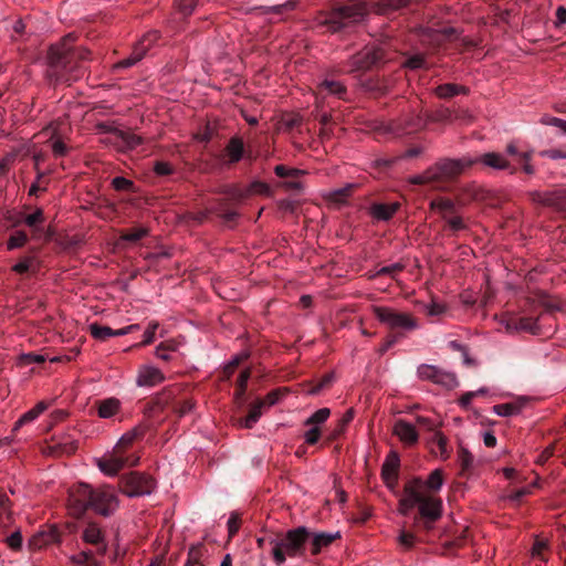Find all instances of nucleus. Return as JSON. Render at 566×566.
I'll use <instances>...</instances> for the list:
<instances>
[{
    "label": "nucleus",
    "mask_w": 566,
    "mask_h": 566,
    "mask_svg": "<svg viewBox=\"0 0 566 566\" xmlns=\"http://www.w3.org/2000/svg\"><path fill=\"white\" fill-rule=\"evenodd\" d=\"M75 36L65 35L60 42L50 46L48 54V77L54 83H67L83 77L85 70L78 64L88 59L90 51L74 46Z\"/></svg>",
    "instance_id": "obj_1"
},
{
    "label": "nucleus",
    "mask_w": 566,
    "mask_h": 566,
    "mask_svg": "<svg viewBox=\"0 0 566 566\" xmlns=\"http://www.w3.org/2000/svg\"><path fill=\"white\" fill-rule=\"evenodd\" d=\"M311 533L307 527L298 526L289 530L282 537H271L270 554L276 566H283L287 558L302 557L305 554L306 543Z\"/></svg>",
    "instance_id": "obj_2"
},
{
    "label": "nucleus",
    "mask_w": 566,
    "mask_h": 566,
    "mask_svg": "<svg viewBox=\"0 0 566 566\" xmlns=\"http://www.w3.org/2000/svg\"><path fill=\"white\" fill-rule=\"evenodd\" d=\"M365 14V7L354 3L332 11L328 17L319 21V25L326 27L327 31L335 33L361 21Z\"/></svg>",
    "instance_id": "obj_3"
},
{
    "label": "nucleus",
    "mask_w": 566,
    "mask_h": 566,
    "mask_svg": "<svg viewBox=\"0 0 566 566\" xmlns=\"http://www.w3.org/2000/svg\"><path fill=\"white\" fill-rule=\"evenodd\" d=\"M371 311L381 324L391 329L413 331L418 327L417 321L408 313L379 305H374Z\"/></svg>",
    "instance_id": "obj_4"
},
{
    "label": "nucleus",
    "mask_w": 566,
    "mask_h": 566,
    "mask_svg": "<svg viewBox=\"0 0 566 566\" xmlns=\"http://www.w3.org/2000/svg\"><path fill=\"white\" fill-rule=\"evenodd\" d=\"M139 459L140 457L137 453L124 455L113 449L112 452L105 453L99 458H95L94 462L105 475L114 476L126 467L137 465Z\"/></svg>",
    "instance_id": "obj_5"
},
{
    "label": "nucleus",
    "mask_w": 566,
    "mask_h": 566,
    "mask_svg": "<svg viewBox=\"0 0 566 566\" xmlns=\"http://www.w3.org/2000/svg\"><path fill=\"white\" fill-rule=\"evenodd\" d=\"M419 515L423 520L422 528L430 531L433 524L442 516V501L439 497L427 495L423 491V484L419 488V502H417Z\"/></svg>",
    "instance_id": "obj_6"
},
{
    "label": "nucleus",
    "mask_w": 566,
    "mask_h": 566,
    "mask_svg": "<svg viewBox=\"0 0 566 566\" xmlns=\"http://www.w3.org/2000/svg\"><path fill=\"white\" fill-rule=\"evenodd\" d=\"M93 488L85 483L73 486L69 493L67 509L72 516L80 518L91 507Z\"/></svg>",
    "instance_id": "obj_7"
},
{
    "label": "nucleus",
    "mask_w": 566,
    "mask_h": 566,
    "mask_svg": "<svg viewBox=\"0 0 566 566\" xmlns=\"http://www.w3.org/2000/svg\"><path fill=\"white\" fill-rule=\"evenodd\" d=\"M417 376L421 380H428L447 389L458 386L455 374L443 370L434 365L421 364L417 368Z\"/></svg>",
    "instance_id": "obj_8"
},
{
    "label": "nucleus",
    "mask_w": 566,
    "mask_h": 566,
    "mask_svg": "<svg viewBox=\"0 0 566 566\" xmlns=\"http://www.w3.org/2000/svg\"><path fill=\"white\" fill-rule=\"evenodd\" d=\"M118 507V500L109 486L93 489L91 509L102 516H109Z\"/></svg>",
    "instance_id": "obj_9"
},
{
    "label": "nucleus",
    "mask_w": 566,
    "mask_h": 566,
    "mask_svg": "<svg viewBox=\"0 0 566 566\" xmlns=\"http://www.w3.org/2000/svg\"><path fill=\"white\" fill-rule=\"evenodd\" d=\"M476 161L478 160H471L468 158L447 159L433 166L432 170H434L437 180H439L442 178L453 177Z\"/></svg>",
    "instance_id": "obj_10"
},
{
    "label": "nucleus",
    "mask_w": 566,
    "mask_h": 566,
    "mask_svg": "<svg viewBox=\"0 0 566 566\" xmlns=\"http://www.w3.org/2000/svg\"><path fill=\"white\" fill-rule=\"evenodd\" d=\"M392 434L396 436L406 447L416 446L419 441V432L417 431L415 424L403 419H398L395 421L392 426Z\"/></svg>",
    "instance_id": "obj_11"
},
{
    "label": "nucleus",
    "mask_w": 566,
    "mask_h": 566,
    "mask_svg": "<svg viewBox=\"0 0 566 566\" xmlns=\"http://www.w3.org/2000/svg\"><path fill=\"white\" fill-rule=\"evenodd\" d=\"M421 486L420 479H413L405 485L403 496L399 501L398 512L401 515H407L409 511L419 502V488Z\"/></svg>",
    "instance_id": "obj_12"
},
{
    "label": "nucleus",
    "mask_w": 566,
    "mask_h": 566,
    "mask_svg": "<svg viewBox=\"0 0 566 566\" xmlns=\"http://www.w3.org/2000/svg\"><path fill=\"white\" fill-rule=\"evenodd\" d=\"M140 437L142 429L139 426H136L120 437L114 447V450L124 455H132L133 452L129 453V451L134 448L135 443L139 440ZM134 453L138 454V451H134Z\"/></svg>",
    "instance_id": "obj_13"
},
{
    "label": "nucleus",
    "mask_w": 566,
    "mask_h": 566,
    "mask_svg": "<svg viewBox=\"0 0 566 566\" xmlns=\"http://www.w3.org/2000/svg\"><path fill=\"white\" fill-rule=\"evenodd\" d=\"M119 489L123 494L133 497L142 495V476L138 472H130L120 478Z\"/></svg>",
    "instance_id": "obj_14"
},
{
    "label": "nucleus",
    "mask_w": 566,
    "mask_h": 566,
    "mask_svg": "<svg viewBox=\"0 0 566 566\" xmlns=\"http://www.w3.org/2000/svg\"><path fill=\"white\" fill-rule=\"evenodd\" d=\"M400 459L397 452L391 451L381 467V476L388 485L395 484L398 476Z\"/></svg>",
    "instance_id": "obj_15"
},
{
    "label": "nucleus",
    "mask_w": 566,
    "mask_h": 566,
    "mask_svg": "<svg viewBox=\"0 0 566 566\" xmlns=\"http://www.w3.org/2000/svg\"><path fill=\"white\" fill-rule=\"evenodd\" d=\"M505 329L510 333L528 332L536 334L538 332V325L536 319L532 317H511L505 321Z\"/></svg>",
    "instance_id": "obj_16"
},
{
    "label": "nucleus",
    "mask_w": 566,
    "mask_h": 566,
    "mask_svg": "<svg viewBox=\"0 0 566 566\" xmlns=\"http://www.w3.org/2000/svg\"><path fill=\"white\" fill-rule=\"evenodd\" d=\"M83 541L87 544L97 545V552L99 554H105L107 551V545L104 541V534L102 530L95 523H90L85 530L83 531Z\"/></svg>",
    "instance_id": "obj_17"
},
{
    "label": "nucleus",
    "mask_w": 566,
    "mask_h": 566,
    "mask_svg": "<svg viewBox=\"0 0 566 566\" xmlns=\"http://www.w3.org/2000/svg\"><path fill=\"white\" fill-rule=\"evenodd\" d=\"M77 450V441L66 439L61 442H53L43 449V453L51 457L71 455Z\"/></svg>",
    "instance_id": "obj_18"
},
{
    "label": "nucleus",
    "mask_w": 566,
    "mask_h": 566,
    "mask_svg": "<svg viewBox=\"0 0 566 566\" xmlns=\"http://www.w3.org/2000/svg\"><path fill=\"white\" fill-rule=\"evenodd\" d=\"M399 207L398 202L374 203L369 208V214L377 221H388L395 216Z\"/></svg>",
    "instance_id": "obj_19"
},
{
    "label": "nucleus",
    "mask_w": 566,
    "mask_h": 566,
    "mask_svg": "<svg viewBox=\"0 0 566 566\" xmlns=\"http://www.w3.org/2000/svg\"><path fill=\"white\" fill-rule=\"evenodd\" d=\"M339 537V532L327 533L319 532L314 533L311 538V553L317 555L324 547L329 546L336 538Z\"/></svg>",
    "instance_id": "obj_20"
},
{
    "label": "nucleus",
    "mask_w": 566,
    "mask_h": 566,
    "mask_svg": "<svg viewBox=\"0 0 566 566\" xmlns=\"http://www.w3.org/2000/svg\"><path fill=\"white\" fill-rule=\"evenodd\" d=\"M484 166L496 169L507 170L511 168L510 161L506 157L499 153H486L479 159Z\"/></svg>",
    "instance_id": "obj_21"
},
{
    "label": "nucleus",
    "mask_w": 566,
    "mask_h": 566,
    "mask_svg": "<svg viewBox=\"0 0 566 566\" xmlns=\"http://www.w3.org/2000/svg\"><path fill=\"white\" fill-rule=\"evenodd\" d=\"M21 222H24L28 227L32 228L34 237H38L40 232L39 226L44 222L43 210L38 208L33 213L24 217L20 216L17 220L13 221V224L17 226Z\"/></svg>",
    "instance_id": "obj_22"
},
{
    "label": "nucleus",
    "mask_w": 566,
    "mask_h": 566,
    "mask_svg": "<svg viewBox=\"0 0 566 566\" xmlns=\"http://www.w3.org/2000/svg\"><path fill=\"white\" fill-rule=\"evenodd\" d=\"M120 408V401L117 398H107L98 402L97 415L99 418L108 419L114 417Z\"/></svg>",
    "instance_id": "obj_23"
},
{
    "label": "nucleus",
    "mask_w": 566,
    "mask_h": 566,
    "mask_svg": "<svg viewBox=\"0 0 566 566\" xmlns=\"http://www.w3.org/2000/svg\"><path fill=\"white\" fill-rule=\"evenodd\" d=\"M525 405V400L518 399L516 401L500 403L493 406V412L500 417H511L518 415Z\"/></svg>",
    "instance_id": "obj_24"
},
{
    "label": "nucleus",
    "mask_w": 566,
    "mask_h": 566,
    "mask_svg": "<svg viewBox=\"0 0 566 566\" xmlns=\"http://www.w3.org/2000/svg\"><path fill=\"white\" fill-rule=\"evenodd\" d=\"M60 541V534L55 527H51L48 532H40L34 535L30 545L40 548L43 545H49Z\"/></svg>",
    "instance_id": "obj_25"
},
{
    "label": "nucleus",
    "mask_w": 566,
    "mask_h": 566,
    "mask_svg": "<svg viewBox=\"0 0 566 566\" xmlns=\"http://www.w3.org/2000/svg\"><path fill=\"white\" fill-rule=\"evenodd\" d=\"M434 93L439 98H451L459 94H467L468 88L462 85L446 83L437 86Z\"/></svg>",
    "instance_id": "obj_26"
},
{
    "label": "nucleus",
    "mask_w": 566,
    "mask_h": 566,
    "mask_svg": "<svg viewBox=\"0 0 566 566\" xmlns=\"http://www.w3.org/2000/svg\"><path fill=\"white\" fill-rule=\"evenodd\" d=\"M264 407H265V401H263V400L255 401L251 406L248 416L240 421V426L244 427V428H249V429L252 428L259 421L260 417L262 416V409Z\"/></svg>",
    "instance_id": "obj_27"
},
{
    "label": "nucleus",
    "mask_w": 566,
    "mask_h": 566,
    "mask_svg": "<svg viewBox=\"0 0 566 566\" xmlns=\"http://www.w3.org/2000/svg\"><path fill=\"white\" fill-rule=\"evenodd\" d=\"M91 335L98 340H106L111 336L124 335V329L114 331L108 326H101L96 323L90 325Z\"/></svg>",
    "instance_id": "obj_28"
},
{
    "label": "nucleus",
    "mask_w": 566,
    "mask_h": 566,
    "mask_svg": "<svg viewBox=\"0 0 566 566\" xmlns=\"http://www.w3.org/2000/svg\"><path fill=\"white\" fill-rule=\"evenodd\" d=\"M226 150L229 157V163H238L243 155V142L239 137H232L227 145Z\"/></svg>",
    "instance_id": "obj_29"
},
{
    "label": "nucleus",
    "mask_w": 566,
    "mask_h": 566,
    "mask_svg": "<svg viewBox=\"0 0 566 566\" xmlns=\"http://www.w3.org/2000/svg\"><path fill=\"white\" fill-rule=\"evenodd\" d=\"M165 380L164 373L154 366H144V386H156Z\"/></svg>",
    "instance_id": "obj_30"
},
{
    "label": "nucleus",
    "mask_w": 566,
    "mask_h": 566,
    "mask_svg": "<svg viewBox=\"0 0 566 566\" xmlns=\"http://www.w3.org/2000/svg\"><path fill=\"white\" fill-rule=\"evenodd\" d=\"M380 59V55L377 51L367 49L363 53H359L355 57V64L358 69H368L373 64H375Z\"/></svg>",
    "instance_id": "obj_31"
},
{
    "label": "nucleus",
    "mask_w": 566,
    "mask_h": 566,
    "mask_svg": "<svg viewBox=\"0 0 566 566\" xmlns=\"http://www.w3.org/2000/svg\"><path fill=\"white\" fill-rule=\"evenodd\" d=\"M318 88L327 91L331 95H335L338 98H344L346 95V87L339 81L324 80L319 83Z\"/></svg>",
    "instance_id": "obj_32"
},
{
    "label": "nucleus",
    "mask_w": 566,
    "mask_h": 566,
    "mask_svg": "<svg viewBox=\"0 0 566 566\" xmlns=\"http://www.w3.org/2000/svg\"><path fill=\"white\" fill-rule=\"evenodd\" d=\"M431 209L436 210L441 214V218L444 219L449 214L455 212V207L453 201L449 199H437L431 201Z\"/></svg>",
    "instance_id": "obj_33"
},
{
    "label": "nucleus",
    "mask_w": 566,
    "mask_h": 566,
    "mask_svg": "<svg viewBox=\"0 0 566 566\" xmlns=\"http://www.w3.org/2000/svg\"><path fill=\"white\" fill-rule=\"evenodd\" d=\"M11 501L8 495L0 489V524L11 522Z\"/></svg>",
    "instance_id": "obj_34"
},
{
    "label": "nucleus",
    "mask_w": 566,
    "mask_h": 566,
    "mask_svg": "<svg viewBox=\"0 0 566 566\" xmlns=\"http://www.w3.org/2000/svg\"><path fill=\"white\" fill-rule=\"evenodd\" d=\"M356 187L355 184H347L345 187L329 190L325 197L333 201H343L352 195L353 189Z\"/></svg>",
    "instance_id": "obj_35"
},
{
    "label": "nucleus",
    "mask_w": 566,
    "mask_h": 566,
    "mask_svg": "<svg viewBox=\"0 0 566 566\" xmlns=\"http://www.w3.org/2000/svg\"><path fill=\"white\" fill-rule=\"evenodd\" d=\"M458 460H459L462 473L470 472L473 469L474 457L468 449H465L463 447L460 448L459 453H458Z\"/></svg>",
    "instance_id": "obj_36"
},
{
    "label": "nucleus",
    "mask_w": 566,
    "mask_h": 566,
    "mask_svg": "<svg viewBox=\"0 0 566 566\" xmlns=\"http://www.w3.org/2000/svg\"><path fill=\"white\" fill-rule=\"evenodd\" d=\"M423 488H428L429 490H432V491H439L442 485H443V474H442V470L440 469H436L433 470L427 481L423 483Z\"/></svg>",
    "instance_id": "obj_37"
},
{
    "label": "nucleus",
    "mask_w": 566,
    "mask_h": 566,
    "mask_svg": "<svg viewBox=\"0 0 566 566\" xmlns=\"http://www.w3.org/2000/svg\"><path fill=\"white\" fill-rule=\"evenodd\" d=\"M297 4H298V2L296 0H287L286 2L282 3V4L271 6V7H261L260 10H262V12L264 14H269V13L281 14L285 11L294 10L297 7Z\"/></svg>",
    "instance_id": "obj_38"
},
{
    "label": "nucleus",
    "mask_w": 566,
    "mask_h": 566,
    "mask_svg": "<svg viewBox=\"0 0 566 566\" xmlns=\"http://www.w3.org/2000/svg\"><path fill=\"white\" fill-rule=\"evenodd\" d=\"M329 408H321L306 419L305 424L319 428V424L324 423L329 418Z\"/></svg>",
    "instance_id": "obj_39"
},
{
    "label": "nucleus",
    "mask_w": 566,
    "mask_h": 566,
    "mask_svg": "<svg viewBox=\"0 0 566 566\" xmlns=\"http://www.w3.org/2000/svg\"><path fill=\"white\" fill-rule=\"evenodd\" d=\"M28 241V235L24 231H15L10 235L7 242L8 250H14L23 247Z\"/></svg>",
    "instance_id": "obj_40"
},
{
    "label": "nucleus",
    "mask_w": 566,
    "mask_h": 566,
    "mask_svg": "<svg viewBox=\"0 0 566 566\" xmlns=\"http://www.w3.org/2000/svg\"><path fill=\"white\" fill-rule=\"evenodd\" d=\"M539 123L545 126H555V127L559 128L563 134H566V120L565 119L544 114L543 116H541Z\"/></svg>",
    "instance_id": "obj_41"
},
{
    "label": "nucleus",
    "mask_w": 566,
    "mask_h": 566,
    "mask_svg": "<svg viewBox=\"0 0 566 566\" xmlns=\"http://www.w3.org/2000/svg\"><path fill=\"white\" fill-rule=\"evenodd\" d=\"M428 119L421 116L420 114L412 115L410 119L407 120L405 129L408 133H412L423 128L427 125Z\"/></svg>",
    "instance_id": "obj_42"
},
{
    "label": "nucleus",
    "mask_w": 566,
    "mask_h": 566,
    "mask_svg": "<svg viewBox=\"0 0 566 566\" xmlns=\"http://www.w3.org/2000/svg\"><path fill=\"white\" fill-rule=\"evenodd\" d=\"M176 350V346L174 342H166L159 344L155 349V355L157 358L163 360H169L170 359V352Z\"/></svg>",
    "instance_id": "obj_43"
},
{
    "label": "nucleus",
    "mask_w": 566,
    "mask_h": 566,
    "mask_svg": "<svg viewBox=\"0 0 566 566\" xmlns=\"http://www.w3.org/2000/svg\"><path fill=\"white\" fill-rule=\"evenodd\" d=\"M198 0H175L177 10L184 15H190L197 7Z\"/></svg>",
    "instance_id": "obj_44"
},
{
    "label": "nucleus",
    "mask_w": 566,
    "mask_h": 566,
    "mask_svg": "<svg viewBox=\"0 0 566 566\" xmlns=\"http://www.w3.org/2000/svg\"><path fill=\"white\" fill-rule=\"evenodd\" d=\"M443 220L448 223L450 230L454 232L464 230L467 228L463 219L460 216L455 214V212L449 214Z\"/></svg>",
    "instance_id": "obj_45"
},
{
    "label": "nucleus",
    "mask_w": 566,
    "mask_h": 566,
    "mask_svg": "<svg viewBox=\"0 0 566 566\" xmlns=\"http://www.w3.org/2000/svg\"><path fill=\"white\" fill-rule=\"evenodd\" d=\"M19 359H20L21 365L28 366V365H32V364H42L46 360V357L41 354L28 353V354H22L19 357Z\"/></svg>",
    "instance_id": "obj_46"
},
{
    "label": "nucleus",
    "mask_w": 566,
    "mask_h": 566,
    "mask_svg": "<svg viewBox=\"0 0 566 566\" xmlns=\"http://www.w3.org/2000/svg\"><path fill=\"white\" fill-rule=\"evenodd\" d=\"M437 180V175L432 167L427 169L423 174L415 176L410 179L412 184H429Z\"/></svg>",
    "instance_id": "obj_47"
},
{
    "label": "nucleus",
    "mask_w": 566,
    "mask_h": 566,
    "mask_svg": "<svg viewBox=\"0 0 566 566\" xmlns=\"http://www.w3.org/2000/svg\"><path fill=\"white\" fill-rule=\"evenodd\" d=\"M33 262H34L33 256H24L22 260H20L18 263H15L12 266V271H14L18 274H23L30 270Z\"/></svg>",
    "instance_id": "obj_48"
},
{
    "label": "nucleus",
    "mask_w": 566,
    "mask_h": 566,
    "mask_svg": "<svg viewBox=\"0 0 566 566\" xmlns=\"http://www.w3.org/2000/svg\"><path fill=\"white\" fill-rule=\"evenodd\" d=\"M416 422L419 426L423 427L426 430L432 431V432L437 431L439 428V423L436 420L428 418V417H423V416H417Z\"/></svg>",
    "instance_id": "obj_49"
},
{
    "label": "nucleus",
    "mask_w": 566,
    "mask_h": 566,
    "mask_svg": "<svg viewBox=\"0 0 566 566\" xmlns=\"http://www.w3.org/2000/svg\"><path fill=\"white\" fill-rule=\"evenodd\" d=\"M423 310L429 316H439L444 313L446 306L432 301L431 303L423 305Z\"/></svg>",
    "instance_id": "obj_50"
},
{
    "label": "nucleus",
    "mask_w": 566,
    "mask_h": 566,
    "mask_svg": "<svg viewBox=\"0 0 566 566\" xmlns=\"http://www.w3.org/2000/svg\"><path fill=\"white\" fill-rule=\"evenodd\" d=\"M112 185L118 191H129L133 188V182L124 177H115Z\"/></svg>",
    "instance_id": "obj_51"
},
{
    "label": "nucleus",
    "mask_w": 566,
    "mask_h": 566,
    "mask_svg": "<svg viewBox=\"0 0 566 566\" xmlns=\"http://www.w3.org/2000/svg\"><path fill=\"white\" fill-rule=\"evenodd\" d=\"M432 442L437 443L442 455H447V437L440 431L437 430L433 432Z\"/></svg>",
    "instance_id": "obj_52"
},
{
    "label": "nucleus",
    "mask_w": 566,
    "mask_h": 566,
    "mask_svg": "<svg viewBox=\"0 0 566 566\" xmlns=\"http://www.w3.org/2000/svg\"><path fill=\"white\" fill-rule=\"evenodd\" d=\"M159 328V324L150 322L147 329L144 332V345L150 344L156 338V331Z\"/></svg>",
    "instance_id": "obj_53"
},
{
    "label": "nucleus",
    "mask_w": 566,
    "mask_h": 566,
    "mask_svg": "<svg viewBox=\"0 0 566 566\" xmlns=\"http://www.w3.org/2000/svg\"><path fill=\"white\" fill-rule=\"evenodd\" d=\"M542 157H546L553 160L557 159H566V148L565 149H546L539 153Z\"/></svg>",
    "instance_id": "obj_54"
},
{
    "label": "nucleus",
    "mask_w": 566,
    "mask_h": 566,
    "mask_svg": "<svg viewBox=\"0 0 566 566\" xmlns=\"http://www.w3.org/2000/svg\"><path fill=\"white\" fill-rule=\"evenodd\" d=\"M38 417H39V415L33 409H30L24 415H22L19 418V420L14 423L13 430H18L21 426H23L27 422L33 421Z\"/></svg>",
    "instance_id": "obj_55"
},
{
    "label": "nucleus",
    "mask_w": 566,
    "mask_h": 566,
    "mask_svg": "<svg viewBox=\"0 0 566 566\" xmlns=\"http://www.w3.org/2000/svg\"><path fill=\"white\" fill-rule=\"evenodd\" d=\"M51 147L55 157H63L69 150L67 146L61 139L52 140Z\"/></svg>",
    "instance_id": "obj_56"
},
{
    "label": "nucleus",
    "mask_w": 566,
    "mask_h": 566,
    "mask_svg": "<svg viewBox=\"0 0 566 566\" xmlns=\"http://www.w3.org/2000/svg\"><path fill=\"white\" fill-rule=\"evenodd\" d=\"M139 60H140V55L135 54L134 56L124 59V60L117 62L116 64H114L113 70L116 71V70H120V69L130 67L134 64H136Z\"/></svg>",
    "instance_id": "obj_57"
},
{
    "label": "nucleus",
    "mask_w": 566,
    "mask_h": 566,
    "mask_svg": "<svg viewBox=\"0 0 566 566\" xmlns=\"http://www.w3.org/2000/svg\"><path fill=\"white\" fill-rule=\"evenodd\" d=\"M532 156H533V150L523 151L521 154V160H523V163H524L523 170L527 175H533L534 174V168L531 165Z\"/></svg>",
    "instance_id": "obj_58"
},
{
    "label": "nucleus",
    "mask_w": 566,
    "mask_h": 566,
    "mask_svg": "<svg viewBox=\"0 0 566 566\" xmlns=\"http://www.w3.org/2000/svg\"><path fill=\"white\" fill-rule=\"evenodd\" d=\"M321 437V430L318 427H312L304 434V440L308 444H315Z\"/></svg>",
    "instance_id": "obj_59"
},
{
    "label": "nucleus",
    "mask_w": 566,
    "mask_h": 566,
    "mask_svg": "<svg viewBox=\"0 0 566 566\" xmlns=\"http://www.w3.org/2000/svg\"><path fill=\"white\" fill-rule=\"evenodd\" d=\"M7 544L10 548L17 551V549H20L21 546H22V535L19 531L12 533L8 538H7Z\"/></svg>",
    "instance_id": "obj_60"
},
{
    "label": "nucleus",
    "mask_w": 566,
    "mask_h": 566,
    "mask_svg": "<svg viewBox=\"0 0 566 566\" xmlns=\"http://www.w3.org/2000/svg\"><path fill=\"white\" fill-rule=\"evenodd\" d=\"M250 193H259V195H269L270 193V187L261 181H254L251 184L249 188Z\"/></svg>",
    "instance_id": "obj_61"
},
{
    "label": "nucleus",
    "mask_w": 566,
    "mask_h": 566,
    "mask_svg": "<svg viewBox=\"0 0 566 566\" xmlns=\"http://www.w3.org/2000/svg\"><path fill=\"white\" fill-rule=\"evenodd\" d=\"M274 172L276 176L279 177H290V176H297L301 171L297 170V169H293V168H287L283 165H277L275 168H274Z\"/></svg>",
    "instance_id": "obj_62"
},
{
    "label": "nucleus",
    "mask_w": 566,
    "mask_h": 566,
    "mask_svg": "<svg viewBox=\"0 0 566 566\" xmlns=\"http://www.w3.org/2000/svg\"><path fill=\"white\" fill-rule=\"evenodd\" d=\"M282 122L287 128H293V127L301 125L302 117L298 114H291V115L284 116L282 118Z\"/></svg>",
    "instance_id": "obj_63"
},
{
    "label": "nucleus",
    "mask_w": 566,
    "mask_h": 566,
    "mask_svg": "<svg viewBox=\"0 0 566 566\" xmlns=\"http://www.w3.org/2000/svg\"><path fill=\"white\" fill-rule=\"evenodd\" d=\"M92 556H93V553L91 551H87V552L83 551L76 555H73L71 557V560L75 565H83L87 560H90L92 558Z\"/></svg>",
    "instance_id": "obj_64"
}]
</instances>
